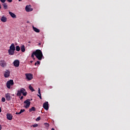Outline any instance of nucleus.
<instances>
[{"instance_id":"nucleus-27","label":"nucleus","mask_w":130,"mask_h":130,"mask_svg":"<svg viewBox=\"0 0 130 130\" xmlns=\"http://www.w3.org/2000/svg\"><path fill=\"white\" fill-rule=\"evenodd\" d=\"M40 119H41V118L40 117H38V118H37L36 120V121H39V120H40Z\"/></svg>"},{"instance_id":"nucleus-18","label":"nucleus","mask_w":130,"mask_h":130,"mask_svg":"<svg viewBox=\"0 0 130 130\" xmlns=\"http://www.w3.org/2000/svg\"><path fill=\"white\" fill-rule=\"evenodd\" d=\"M21 50L22 52H25L26 49H25V45H22L20 47Z\"/></svg>"},{"instance_id":"nucleus-43","label":"nucleus","mask_w":130,"mask_h":130,"mask_svg":"<svg viewBox=\"0 0 130 130\" xmlns=\"http://www.w3.org/2000/svg\"><path fill=\"white\" fill-rule=\"evenodd\" d=\"M30 100V101H31V100H32V99H31V100Z\"/></svg>"},{"instance_id":"nucleus-2","label":"nucleus","mask_w":130,"mask_h":130,"mask_svg":"<svg viewBox=\"0 0 130 130\" xmlns=\"http://www.w3.org/2000/svg\"><path fill=\"white\" fill-rule=\"evenodd\" d=\"M22 94L23 96H27V91H26V89L24 88H21L20 90H18L16 95L18 96H20Z\"/></svg>"},{"instance_id":"nucleus-38","label":"nucleus","mask_w":130,"mask_h":130,"mask_svg":"<svg viewBox=\"0 0 130 130\" xmlns=\"http://www.w3.org/2000/svg\"><path fill=\"white\" fill-rule=\"evenodd\" d=\"M51 130H55L54 128H52Z\"/></svg>"},{"instance_id":"nucleus-29","label":"nucleus","mask_w":130,"mask_h":130,"mask_svg":"<svg viewBox=\"0 0 130 130\" xmlns=\"http://www.w3.org/2000/svg\"><path fill=\"white\" fill-rule=\"evenodd\" d=\"M34 55H35V54H34V52H33L32 54H31L32 58H34Z\"/></svg>"},{"instance_id":"nucleus-17","label":"nucleus","mask_w":130,"mask_h":130,"mask_svg":"<svg viewBox=\"0 0 130 130\" xmlns=\"http://www.w3.org/2000/svg\"><path fill=\"white\" fill-rule=\"evenodd\" d=\"M32 29L36 33H39V32H40V29L34 27V26H32Z\"/></svg>"},{"instance_id":"nucleus-1","label":"nucleus","mask_w":130,"mask_h":130,"mask_svg":"<svg viewBox=\"0 0 130 130\" xmlns=\"http://www.w3.org/2000/svg\"><path fill=\"white\" fill-rule=\"evenodd\" d=\"M34 54L39 60H41L42 57H43V54H42V51L40 50H36V51H34Z\"/></svg>"},{"instance_id":"nucleus-7","label":"nucleus","mask_w":130,"mask_h":130,"mask_svg":"<svg viewBox=\"0 0 130 130\" xmlns=\"http://www.w3.org/2000/svg\"><path fill=\"white\" fill-rule=\"evenodd\" d=\"M0 66L2 68H5V67H7V62H5V60H2L0 61Z\"/></svg>"},{"instance_id":"nucleus-28","label":"nucleus","mask_w":130,"mask_h":130,"mask_svg":"<svg viewBox=\"0 0 130 130\" xmlns=\"http://www.w3.org/2000/svg\"><path fill=\"white\" fill-rule=\"evenodd\" d=\"M2 102H6V99L5 98H2Z\"/></svg>"},{"instance_id":"nucleus-42","label":"nucleus","mask_w":130,"mask_h":130,"mask_svg":"<svg viewBox=\"0 0 130 130\" xmlns=\"http://www.w3.org/2000/svg\"><path fill=\"white\" fill-rule=\"evenodd\" d=\"M27 23H29V21H27Z\"/></svg>"},{"instance_id":"nucleus-26","label":"nucleus","mask_w":130,"mask_h":130,"mask_svg":"<svg viewBox=\"0 0 130 130\" xmlns=\"http://www.w3.org/2000/svg\"><path fill=\"white\" fill-rule=\"evenodd\" d=\"M25 112V109H21L20 111L19 112V113H23V112Z\"/></svg>"},{"instance_id":"nucleus-20","label":"nucleus","mask_w":130,"mask_h":130,"mask_svg":"<svg viewBox=\"0 0 130 130\" xmlns=\"http://www.w3.org/2000/svg\"><path fill=\"white\" fill-rule=\"evenodd\" d=\"M2 6H3L4 8L5 9V10H7L8 9V4L7 3H3L2 4Z\"/></svg>"},{"instance_id":"nucleus-9","label":"nucleus","mask_w":130,"mask_h":130,"mask_svg":"<svg viewBox=\"0 0 130 130\" xmlns=\"http://www.w3.org/2000/svg\"><path fill=\"white\" fill-rule=\"evenodd\" d=\"M13 64H14V67L18 68V67H19V66H20V61H19V60H15L13 62Z\"/></svg>"},{"instance_id":"nucleus-25","label":"nucleus","mask_w":130,"mask_h":130,"mask_svg":"<svg viewBox=\"0 0 130 130\" xmlns=\"http://www.w3.org/2000/svg\"><path fill=\"white\" fill-rule=\"evenodd\" d=\"M33 126V127H37L38 126V124H33L32 126Z\"/></svg>"},{"instance_id":"nucleus-16","label":"nucleus","mask_w":130,"mask_h":130,"mask_svg":"<svg viewBox=\"0 0 130 130\" xmlns=\"http://www.w3.org/2000/svg\"><path fill=\"white\" fill-rule=\"evenodd\" d=\"M9 48V49H11L12 50H16V48H15V44H14V43L11 44Z\"/></svg>"},{"instance_id":"nucleus-31","label":"nucleus","mask_w":130,"mask_h":130,"mask_svg":"<svg viewBox=\"0 0 130 130\" xmlns=\"http://www.w3.org/2000/svg\"><path fill=\"white\" fill-rule=\"evenodd\" d=\"M7 2H8L9 3H12V2H13V0H7Z\"/></svg>"},{"instance_id":"nucleus-36","label":"nucleus","mask_w":130,"mask_h":130,"mask_svg":"<svg viewBox=\"0 0 130 130\" xmlns=\"http://www.w3.org/2000/svg\"><path fill=\"white\" fill-rule=\"evenodd\" d=\"M0 130H2V125L0 124Z\"/></svg>"},{"instance_id":"nucleus-4","label":"nucleus","mask_w":130,"mask_h":130,"mask_svg":"<svg viewBox=\"0 0 130 130\" xmlns=\"http://www.w3.org/2000/svg\"><path fill=\"white\" fill-rule=\"evenodd\" d=\"M30 101H31L30 99H27L24 102V104H26L24 106L25 108L27 109L30 107V105H31V102Z\"/></svg>"},{"instance_id":"nucleus-30","label":"nucleus","mask_w":130,"mask_h":130,"mask_svg":"<svg viewBox=\"0 0 130 130\" xmlns=\"http://www.w3.org/2000/svg\"><path fill=\"white\" fill-rule=\"evenodd\" d=\"M0 1L1 2V3H3V4L6 3V0H0Z\"/></svg>"},{"instance_id":"nucleus-5","label":"nucleus","mask_w":130,"mask_h":130,"mask_svg":"<svg viewBox=\"0 0 130 130\" xmlns=\"http://www.w3.org/2000/svg\"><path fill=\"white\" fill-rule=\"evenodd\" d=\"M43 108L45 110H48L49 109V105L48 104V102H46L43 104Z\"/></svg>"},{"instance_id":"nucleus-24","label":"nucleus","mask_w":130,"mask_h":130,"mask_svg":"<svg viewBox=\"0 0 130 130\" xmlns=\"http://www.w3.org/2000/svg\"><path fill=\"white\" fill-rule=\"evenodd\" d=\"M44 125H45V126H46V127H49V123H44Z\"/></svg>"},{"instance_id":"nucleus-8","label":"nucleus","mask_w":130,"mask_h":130,"mask_svg":"<svg viewBox=\"0 0 130 130\" xmlns=\"http://www.w3.org/2000/svg\"><path fill=\"white\" fill-rule=\"evenodd\" d=\"M11 74V72L9 70H7L4 73V77L5 78H9L10 77V75Z\"/></svg>"},{"instance_id":"nucleus-33","label":"nucleus","mask_w":130,"mask_h":130,"mask_svg":"<svg viewBox=\"0 0 130 130\" xmlns=\"http://www.w3.org/2000/svg\"><path fill=\"white\" fill-rule=\"evenodd\" d=\"M23 98H24V96H21L20 97V100H22L23 99Z\"/></svg>"},{"instance_id":"nucleus-40","label":"nucleus","mask_w":130,"mask_h":130,"mask_svg":"<svg viewBox=\"0 0 130 130\" xmlns=\"http://www.w3.org/2000/svg\"><path fill=\"white\" fill-rule=\"evenodd\" d=\"M33 62V61H30V63H32Z\"/></svg>"},{"instance_id":"nucleus-19","label":"nucleus","mask_w":130,"mask_h":130,"mask_svg":"<svg viewBox=\"0 0 130 130\" xmlns=\"http://www.w3.org/2000/svg\"><path fill=\"white\" fill-rule=\"evenodd\" d=\"M38 93L39 94H38V97H39L40 99H42V96H41V92L40 91V88H39L38 89Z\"/></svg>"},{"instance_id":"nucleus-14","label":"nucleus","mask_w":130,"mask_h":130,"mask_svg":"<svg viewBox=\"0 0 130 130\" xmlns=\"http://www.w3.org/2000/svg\"><path fill=\"white\" fill-rule=\"evenodd\" d=\"M9 15H10V16H11V17H12V18H17V16L16 15V14L13 13V12L9 11Z\"/></svg>"},{"instance_id":"nucleus-3","label":"nucleus","mask_w":130,"mask_h":130,"mask_svg":"<svg viewBox=\"0 0 130 130\" xmlns=\"http://www.w3.org/2000/svg\"><path fill=\"white\" fill-rule=\"evenodd\" d=\"M13 85H14V80H10L7 81L6 83L7 87L8 89H11V86H13Z\"/></svg>"},{"instance_id":"nucleus-23","label":"nucleus","mask_w":130,"mask_h":130,"mask_svg":"<svg viewBox=\"0 0 130 130\" xmlns=\"http://www.w3.org/2000/svg\"><path fill=\"white\" fill-rule=\"evenodd\" d=\"M16 51H20V50H21V48L20 47V46H17L16 47Z\"/></svg>"},{"instance_id":"nucleus-35","label":"nucleus","mask_w":130,"mask_h":130,"mask_svg":"<svg viewBox=\"0 0 130 130\" xmlns=\"http://www.w3.org/2000/svg\"><path fill=\"white\" fill-rule=\"evenodd\" d=\"M1 9H2V4H1L0 3V10H1Z\"/></svg>"},{"instance_id":"nucleus-41","label":"nucleus","mask_w":130,"mask_h":130,"mask_svg":"<svg viewBox=\"0 0 130 130\" xmlns=\"http://www.w3.org/2000/svg\"><path fill=\"white\" fill-rule=\"evenodd\" d=\"M21 1H22V0H18V2H21Z\"/></svg>"},{"instance_id":"nucleus-15","label":"nucleus","mask_w":130,"mask_h":130,"mask_svg":"<svg viewBox=\"0 0 130 130\" xmlns=\"http://www.w3.org/2000/svg\"><path fill=\"white\" fill-rule=\"evenodd\" d=\"M25 11L26 12H31L32 10H31V6L29 5V6H26L25 7Z\"/></svg>"},{"instance_id":"nucleus-39","label":"nucleus","mask_w":130,"mask_h":130,"mask_svg":"<svg viewBox=\"0 0 130 130\" xmlns=\"http://www.w3.org/2000/svg\"><path fill=\"white\" fill-rule=\"evenodd\" d=\"M40 45H41V43H39V46H40Z\"/></svg>"},{"instance_id":"nucleus-21","label":"nucleus","mask_w":130,"mask_h":130,"mask_svg":"<svg viewBox=\"0 0 130 130\" xmlns=\"http://www.w3.org/2000/svg\"><path fill=\"white\" fill-rule=\"evenodd\" d=\"M32 111H36V108L34 107H32L31 108L29 109V112H32Z\"/></svg>"},{"instance_id":"nucleus-6","label":"nucleus","mask_w":130,"mask_h":130,"mask_svg":"<svg viewBox=\"0 0 130 130\" xmlns=\"http://www.w3.org/2000/svg\"><path fill=\"white\" fill-rule=\"evenodd\" d=\"M25 76L26 77V79H27L28 81H31V80L33 79V75L31 74H26Z\"/></svg>"},{"instance_id":"nucleus-10","label":"nucleus","mask_w":130,"mask_h":130,"mask_svg":"<svg viewBox=\"0 0 130 130\" xmlns=\"http://www.w3.org/2000/svg\"><path fill=\"white\" fill-rule=\"evenodd\" d=\"M5 97L7 101H11V94L6 93L5 94Z\"/></svg>"},{"instance_id":"nucleus-13","label":"nucleus","mask_w":130,"mask_h":130,"mask_svg":"<svg viewBox=\"0 0 130 130\" xmlns=\"http://www.w3.org/2000/svg\"><path fill=\"white\" fill-rule=\"evenodd\" d=\"M8 20V18L7 17H5L3 16L1 18V22H3V23H6Z\"/></svg>"},{"instance_id":"nucleus-12","label":"nucleus","mask_w":130,"mask_h":130,"mask_svg":"<svg viewBox=\"0 0 130 130\" xmlns=\"http://www.w3.org/2000/svg\"><path fill=\"white\" fill-rule=\"evenodd\" d=\"M8 53L9 55H14L15 53V50H11V49H9L8 50Z\"/></svg>"},{"instance_id":"nucleus-32","label":"nucleus","mask_w":130,"mask_h":130,"mask_svg":"<svg viewBox=\"0 0 130 130\" xmlns=\"http://www.w3.org/2000/svg\"><path fill=\"white\" fill-rule=\"evenodd\" d=\"M37 63L38 64H40V62L39 61H37Z\"/></svg>"},{"instance_id":"nucleus-34","label":"nucleus","mask_w":130,"mask_h":130,"mask_svg":"<svg viewBox=\"0 0 130 130\" xmlns=\"http://www.w3.org/2000/svg\"><path fill=\"white\" fill-rule=\"evenodd\" d=\"M16 114L18 115V114H21V113H20V112H16Z\"/></svg>"},{"instance_id":"nucleus-11","label":"nucleus","mask_w":130,"mask_h":130,"mask_svg":"<svg viewBox=\"0 0 130 130\" xmlns=\"http://www.w3.org/2000/svg\"><path fill=\"white\" fill-rule=\"evenodd\" d=\"M7 118L8 120H12V119H13V115H12V114L8 113L7 114Z\"/></svg>"},{"instance_id":"nucleus-37","label":"nucleus","mask_w":130,"mask_h":130,"mask_svg":"<svg viewBox=\"0 0 130 130\" xmlns=\"http://www.w3.org/2000/svg\"><path fill=\"white\" fill-rule=\"evenodd\" d=\"M37 64V62H36L35 63V66H36Z\"/></svg>"},{"instance_id":"nucleus-22","label":"nucleus","mask_w":130,"mask_h":130,"mask_svg":"<svg viewBox=\"0 0 130 130\" xmlns=\"http://www.w3.org/2000/svg\"><path fill=\"white\" fill-rule=\"evenodd\" d=\"M28 88L29 90H30V91H31L32 92H34V91H35V90H34V88H33V87H32V86L31 85H29Z\"/></svg>"}]
</instances>
